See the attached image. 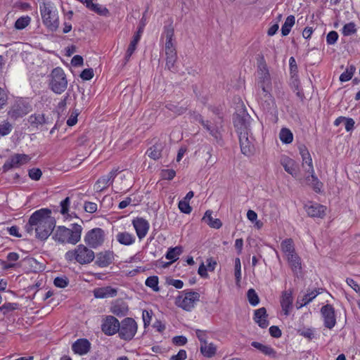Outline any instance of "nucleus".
<instances>
[{
    "mask_svg": "<svg viewBox=\"0 0 360 360\" xmlns=\"http://www.w3.org/2000/svg\"><path fill=\"white\" fill-rule=\"evenodd\" d=\"M51 213L49 208H41L34 212L25 226L26 232L32 235L34 231L37 238L46 240L53 233L56 224Z\"/></svg>",
    "mask_w": 360,
    "mask_h": 360,
    "instance_id": "f257e3e1",
    "label": "nucleus"
},
{
    "mask_svg": "<svg viewBox=\"0 0 360 360\" xmlns=\"http://www.w3.org/2000/svg\"><path fill=\"white\" fill-rule=\"evenodd\" d=\"M250 117L248 114L243 112L236 114L233 117V124L236 129L241 153L250 156L255 152V139L250 133Z\"/></svg>",
    "mask_w": 360,
    "mask_h": 360,
    "instance_id": "f03ea898",
    "label": "nucleus"
},
{
    "mask_svg": "<svg viewBox=\"0 0 360 360\" xmlns=\"http://www.w3.org/2000/svg\"><path fill=\"white\" fill-rule=\"evenodd\" d=\"M257 75V85L259 89V96L261 103L263 105H264V104L269 105L270 104L269 101H271L272 98L270 93L271 91V79L268 67L263 58L258 64Z\"/></svg>",
    "mask_w": 360,
    "mask_h": 360,
    "instance_id": "7ed1b4c3",
    "label": "nucleus"
},
{
    "mask_svg": "<svg viewBox=\"0 0 360 360\" xmlns=\"http://www.w3.org/2000/svg\"><path fill=\"white\" fill-rule=\"evenodd\" d=\"M82 231V227L77 224H72L71 229L59 226L53 232L52 238L55 241L60 243L75 245L81 239Z\"/></svg>",
    "mask_w": 360,
    "mask_h": 360,
    "instance_id": "20e7f679",
    "label": "nucleus"
},
{
    "mask_svg": "<svg viewBox=\"0 0 360 360\" xmlns=\"http://www.w3.org/2000/svg\"><path fill=\"white\" fill-rule=\"evenodd\" d=\"M89 246L78 245L75 249L68 250L65 254V259L68 262H75L79 264H88L95 259V253Z\"/></svg>",
    "mask_w": 360,
    "mask_h": 360,
    "instance_id": "39448f33",
    "label": "nucleus"
},
{
    "mask_svg": "<svg viewBox=\"0 0 360 360\" xmlns=\"http://www.w3.org/2000/svg\"><path fill=\"white\" fill-rule=\"evenodd\" d=\"M43 23L51 31H56L59 26L57 9L50 2H43L39 5Z\"/></svg>",
    "mask_w": 360,
    "mask_h": 360,
    "instance_id": "423d86ee",
    "label": "nucleus"
},
{
    "mask_svg": "<svg viewBox=\"0 0 360 360\" xmlns=\"http://www.w3.org/2000/svg\"><path fill=\"white\" fill-rule=\"evenodd\" d=\"M49 86L51 91L61 94L68 86V80L64 70L59 67L54 68L50 74Z\"/></svg>",
    "mask_w": 360,
    "mask_h": 360,
    "instance_id": "0eeeda50",
    "label": "nucleus"
},
{
    "mask_svg": "<svg viewBox=\"0 0 360 360\" xmlns=\"http://www.w3.org/2000/svg\"><path fill=\"white\" fill-rule=\"evenodd\" d=\"M200 300V294L197 292L184 290L176 298L175 304L186 311H191L195 303Z\"/></svg>",
    "mask_w": 360,
    "mask_h": 360,
    "instance_id": "6e6552de",
    "label": "nucleus"
},
{
    "mask_svg": "<svg viewBox=\"0 0 360 360\" xmlns=\"http://www.w3.org/2000/svg\"><path fill=\"white\" fill-rule=\"evenodd\" d=\"M120 323V328L118 330L119 337L122 340L129 341L135 336L138 325L135 320L132 318L127 317L124 318Z\"/></svg>",
    "mask_w": 360,
    "mask_h": 360,
    "instance_id": "1a4fd4ad",
    "label": "nucleus"
},
{
    "mask_svg": "<svg viewBox=\"0 0 360 360\" xmlns=\"http://www.w3.org/2000/svg\"><path fill=\"white\" fill-rule=\"evenodd\" d=\"M32 110V107L28 102L23 99H18L11 106L8 112V117L16 120L28 114Z\"/></svg>",
    "mask_w": 360,
    "mask_h": 360,
    "instance_id": "9d476101",
    "label": "nucleus"
},
{
    "mask_svg": "<svg viewBox=\"0 0 360 360\" xmlns=\"http://www.w3.org/2000/svg\"><path fill=\"white\" fill-rule=\"evenodd\" d=\"M105 238V231L101 228L89 231L84 237L85 243L91 248H97L103 245Z\"/></svg>",
    "mask_w": 360,
    "mask_h": 360,
    "instance_id": "9b49d317",
    "label": "nucleus"
},
{
    "mask_svg": "<svg viewBox=\"0 0 360 360\" xmlns=\"http://www.w3.org/2000/svg\"><path fill=\"white\" fill-rule=\"evenodd\" d=\"M120 328V323L117 319L113 316H107L101 324V330L108 336L113 335L118 333Z\"/></svg>",
    "mask_w": 360,
    "mask_h": 360,
    "instance_id": "f8f14e48",
    "label": "nucleus"
},
{
    "mask_svg": "<svg viewBox=\"0 0 360 360\" xmlns=\"http://www.w3.org/2000/svg\"><path fill=\"white\" fill-rule=\"evenodd\" d=\"M321 314L323 319V325L328 329H332L336 324V316L334 307L329 304L323 306Z\"/></svg>",
    "mask_w": 360,
    "mask_h": 360,
    "instance_id": "ddd939ff",
    "label": "nucleus"
},
{
    "mask_svg": "<svg viewBox=\"0 0 360 360\" xmlns=\"http://www.w3.org/2000/svg\"><path fill=\"white\" fill-rule=\"evenodd\" d=\"M118 174L117 169L111 170L108 174L100 177L94 184V190L96 192H102L112 184L114 179Z\"/></svg>",
    "mask_w": 360,
    "mask_h": 360,
    "instance_id": "4468645a",
    "label": "nucleus"
},
{
    "mask_svg": "<svg viewBox=\"0 0 360 360\" xmlns=\"http://www.w3.org/2000/svg\"><path fill=\"white\" fill-rule=\"evenodd\" d=\"M30 158L25 154H15L12 155L3 166L4 171H7L13 167H18L24 164L27 163Z\"/></svg>",
    "mask_w": 360,
    "mask_h": 360,
    "instance_id": "2eb2a0df",
    "label": "nucleus"
},
{
    "mask_svg": "<svg viewBox=\"0 0 360 360\" xmlns=\"http://www.w3.org/2000/svg\"><path fill=\"white\" fill-rule=\"evenodd\" d=\"M133 226L139 240H142L148 233L150 224L142 217H136L132 221Z\"/></svg>",
    "mask_w": 360,
    "mask_h": 360,
    "instance_id": "dca6fc26",
    "label": "nucleus"
},
{
    "mask_svg": "<svg viewBox=\"0 0 360 360\" xmlns=\"http://www.w3.org/2000/svg\"><path fill=\"white\" fill-rule=\"evenodd\" d=\"M174 29L172 24L165 25L162 33V37L165 38V51L176 50Z\"/></svg>",
    "mask_w": 360,
    "mask_h": 360,
    "instance_id": "f3484780",
    "label": "nucleus"
},
{
    "mask_svg": "<svg viewBox=\"0 0 360 360\" xmlns=\"http://www.w3.org/2000/svg\"><path fill=\"white\" fill-rule=\"evenodd\" d=\"M115 254L112 251L106 250L96 255V264L99 267H107L113 263Z\"/></svg>",
    "mask_w": 360,
    "mask_h": 360,
    "instance_id": "a211bd4d",
    "label": "nucleus"
},
{
    "mask_svg": "<svg viewBox=\"0 0 360 360\" xmlns=\"http://www.w3.org/2000/svg\"><path fill=\"white\" fill-rule=\"evenodd\" d=\"M90 349L91 343L85 338L78 339L72 345V351L79 355H84L87 354Z\"/></svg>",
    "mask_w": 360,
    "mask_h": 360,
    "instance_id": "6ab92c4d",
    "label": "nucleus"
},
{
    "mask_svg": "<svg viewBox=\"0 0 360 360\" xmlns=\"http://www.w3.org/2000/svg\"><path fill=\"white\" fill-rule=\"evenodd\" d=\"M94 296L98 299L114 297L117 295V290L111 286L96 288L93 291Z\"/></svg>",
    "mask_w": 360,
    "mask_h": 360,
    "instance_id": "aec40b11",
    "label": "nucleus"
},
{
    "mask_svg": "<svg viewBox=\"0 0 360 360\" xmlns=\"http://www.w3.org/2000/svg\"><path fill=\"white\" fill-rule=\"evenodd\" d=\"M322 292V288H315L310 292L307 291V292L305 293L302 297H298L296 303L297 309H300L309 304Z\"/></svg>",
    "mask_w": 360,
    "mask_h": 360,
    "instance_id": "412c9836",
    "label": "nucleus"
},
{
    "mask_svg": "<svg viewBox=\"0 0 360 360\" xmlns=\"http://www.w3.org/2000/svg\"><path fill=\"white\" fill-rule=\"evenodd\" d=\"M326 209L325 206L318 203L305 205L306 212L311 217L323 218L325 216Z\"/></svg>",
    "mask_w": 360,
    "mask_h": 360,
    "instance_id": "4be33fe9",
    "label": "nucleus"
},
{
    "mask_svg": "<svg viewBox=\"0 0 360 360\" xmlns=\"http://www.w3.org/2000/svg\"><path fill=\"white\" fill-rule=\"evenodd\" d=\"M266 310L264 307H261L255 311L254 320L262 328H266L269 326L267 321Z\"/></svg>",
    "mask_w": 360,
    "mask_h": 360,
    "instance_id": "5701e85b",
    "label": "nucleus"
},
{
    "mask_svg": "<svg viewBox=\"0 0 360 360\" xmlns=\"http://www.w3.org/2000/svg\"><path fill=\"white\" fill-rule=\"evenodd\" d=\"M110 311L113 314L122 317L127 314L129 308L125 302L119 300L112 305Z\"/></svg>",
    "mask_w": 360,
    "mask_h": 360,
    "instance_id": "b1692460",
    "label": "nucleus"
},
{
    "mask_svg": "<svg viewBox=\"0 0 360 360\" xmlns=\"http://www.w3.org/2000/svg\"><path fill=\"white\" fill-rule=\"evenodd\" d=\"M251 346L258 349L262 354L271 358H276L277 352L269 345H264L258 342H252Z\"/></svg>",
    "mask_w": 360,
    "mask_h": 360,
    "instance_id": "393cba45",
    "label": "nucleus"
},
{
    "mask_svg": "<svg viewBox=\"0 0 360 360\" xmlns=\"http://www.w3.org/2000/svg\"><path fill=\"white\" fill-rule=\"evenodd\" d=\"M281 164L286 172L293 176L297 175V165L292 159L286 156L283 157L281 160Z\"/></svg>",
    "mask_w": 360,
    "mask_h": 360,
    "instance_id": "a878e982",
    "label": "nucleus"
},
{
    "mask_svg": "<svg viewBox=\"0 0 360 360\" xmlns=\"http://www.w3.org/2000/svg\"><path fill=\"white\" fill-rule=\"evenodd\" d=\"M300 153L302 159L303 166L304 165H308L309 169H307V172L310 174H314V169L313 167L312 159L308 149L304 146H301L300 147Z\"/></svg>",
    "mask_w": 360,
    "mask_h": 360,
    "instance_id": "bb28decb",
    "label": "nucleus"
},
{
    "mask_svg": "<svg viewBox=\"0 0 360 360\" xmlns=\"http://www.w3.org/2000/svg\"><path fill=\"white\" fill-rule=\"evenodd\" d=\"M292 296L291 292H283L281 300V305L283 311H284L285 315L288 316L289 314L290 309L292 307Z\"/></svg>",
    "mask_w": 360,
    "mask_h": 360,
    "instance_id": "cd10ccee",
    "label": "nucleus"
},
{
    "mask_svg": "<svg viewBox=\"0 0 360 360\" xmlns=\"http://www.w3.org/2000/svg\"><path fill=\"white\" fill-rule=\"evenodd\" d=\"M166 66L168 70L174 72L176 70L175 64L177 60L176 50L165 51Z\"/></svg>",
    "mask_w": 360,
    "mask_h": 360,
    "instance_id": "c85d7f7f",
    "label": "nucleus"
},
{
    "mask_svg": "<svg viewBox=\"0 0 360 360\" xmlns=\"http://www.w3.org/2000/svg\"><path fill=\"white\" fill-rule=\"evenodd\" d=\"M116 239L122 245H131L135 242L136 238L132 233L123 231L116 235Z\"/></svg>",
    "mask_w": 360,
    "mask_h": 360,
    "instance_id": "c756f323",
    "label": "nucleus"
},
{
    "mask_svg": "<svg viewBox=\"0 0 360 360\" xmlns=\"http://www.w3.org/2000/svg\"><path fill=\"white\" fill-rule=\"evenodd\" d=\"M163 148L162 143H157L147 150L146 154L151 159L157 160L161 158Z\"/></svg>",
    "mask_w": 360,
    "mask_h": 360,
    "instance_id": "7c9ffc66",
    "label": "nucleus"
},
{
    "mask_svg": "<svg viewBox=\"0 0 360 360\" xmlns=\"http://www.w3.org/2000/svg\"><path fill=\"white\" fill-rule=\"evenodd\" d=\"M212 211L207 210L202 217V220L210 227L214 229H219L222 226V223L219 219H213L212 217Z\"/></svg>",
    "mask_w": 360,
    "mask_h": 360,
    "instance_id": "2f4dec72",
    "label": "nucleus"
},
{
    "mask_svg": "<svg viewBox=\"0 0 360 360\" xmlns=\"http://www.w3.org/2000/svg\"><path fill=\"white\" fill-rule=\"evenodd\" d=\"M28 122L31 126L34 127H39L43 124H48V120L45 118L44 114L35 113L31 115L28 118Z\"/></svg>",
    "mask_w": 360,
    "mask_h": 360,
    "instance_id": "473e14b6",
    "label": "nucleus"
},
{
    "mask_svg": "<svg viewBox=\"0 0 360 360\" xmlns=\"http://www.w3.org/2000/svg\"><path fill=\"white\" fill-rule=\"evenodd\" d=\"M306 181L307 184L312 187L313 190L316 193H319L321 192L323 184L318 179L314 173L311 174V175L309 176H307Z\"/></svg>",
    "mask_w": 360,
    "mask_h": 360,
    "instance_id": "72a5a7b5",
    "label": "nucleus"
},
{
    "mask_svg": "<svg viewBox=\"0 0 360 360\" xmlns=\"http://www.w3.org/2000/svg\"><path fill=\"white\" fill-rule=\"evenodd\" d=\"M139 41H140V34H134L133 36V39L131 41V42L129 45V47L127 50L126 54H125L124 59H125L126 62L129 61V60L130 59V57L134 53V51L136 50V46Z\"/></svg>",
    "mask_w": 360,
    "mask_h": 360,
    "instance_id": "f704fd0d",
    "label": "nucleus"
},
{
    "mask_svg": "<svg viewBox=\"0 0 360 360\" xmlns=\"http://www.w3.org/2000/svg\"><path fill=\"white\" fill-rule=\"evenodd\" d=\"M200 352L204 356L211 358L215 355L217 347L213 343L207 342L205 345H201Z\"/></svg>",
    "mask_w": 360,
    "mask_h": 360,
    "instance_id": "c9c22d12",
    "label": "nucleus"
},
{
    "mask_svg": "<svg viewBox=\"0 0 360 360\" xmlns=\"http://www.w3.org/2000/svg\"><path fill=\"white\" fill-rule=\"evenodd\" d=\"M286 257L288 262L294 272H297L301 269L300 258L295 252Z\"/></svg>",
    "mask_w": 360,
    "mask_h": 360,
    "instance_id": "e433bc0d",
    "label": "nucleus"
},
{
    "mask_svg": "<svg viewBox=\"0 0 360 360\" xmlns=\"http://www.w3.org/2000/svg\"><path fill=\"white\" fill-rule=\"evenodd\" d=\"M295 18L294 15H290L287 17L281 27V34L283 36H287L290 33L291 28L295 25Z\"/></svg>",
    "mask_w": 360,
    "mask_h": 360,
    "instance_id": "4c0bfd02",
    "label": "nucleus"
},
{
    "mask_svg": "<svg viewBox=\"0 0 360 360\" xmlns=\"http://www.w3.org/2000/svg\"><path fill=\"white\" fill-rule=\"evenodd\" d=\"M182 252V248L180 246H176L175 248H170L168 249L165 257L172 262H175L179 259V256Z\"/></svg>",
    "mask_w": 360,
    "mask_h": 360,
    "instance_id": "58836bf2",
    "label": "nucleus"
},
{
    "mask_svg": "<svg viewBox=\"0 0 360 360\" xmlns=\"http://www.w3.org/2000/svg\"><path fill=\"white\" fill-rule=\"evenodd\" d=\"M281 247L282 251L286 256L295 253L293 240L291 238H288L282 241Z\"/></svg>",
    "mask_w": 360,
    "mask_h": 360,
    "instance_id": "ea45409f",
    "label": "nucleus"
},
{
    "mask_svg": "<svg viewBox=\"0 0 360 360\" xmlns=\"http://www.w3.org/2000/svg\"><path fill=\"white\" fill-rule=\"evenodd\" d=\"M279 138L283 143H290L293 140V134L291 131L287 128H282L279 133Z\"/></svg>",
    "mask_w": 360,
    "mask_h": 360,
    "instance_id": "a19ab883",
    "label": "nucleus"
},
{
    "mask_svg": "<svg viewBox=\"0 0 360 360\" xmlns=\"http://www.w3.org/2000/svg\"><path fill=\"white\" fill-rule=\"evenodd\" d=\"M198 121L203 126V127L205 128L206 130L210 132V134L211 136H212L215 139H218L219 134L218 130L215 127H212L210 124L209 121H205L201 116L199 117Z\"/></svg>",
    "mask_w": 360,
    "mask_h": 360,
    "instance_id": "79ce46f5",
    "label": "nucleus"
},
{
    "mask_svg": "<svg viewBox=\"0 0 360 360\" xmlns=\"http://www.w3.org/2000/svg\"><path fill=\"white\" fill-rule=\"evenodd\" d=\"M158 283V277L157 276H152L146 278L145 284L147 287L153 289V291L158 292L160 290Z\"/></svg>",
    "mask_w": 360,
    "mask_h": 360,
    "instance_id": "37998d69",
    "label": "nucleus"
},
{
    "mask_svg": "<svg viewBox=\"0 0 360 360\" xmlns=\"http://www.w3.org/2000/svg\"><path fill=\"white\" fill-rule=\"evenodd\" d=\"M356 68L354 65L349 66L346 70L342 72L340 76V80L341 82H347L350 80L355 72Z\"/></svg>",
    "mask_w": 360,
    "mask_h": 360,
    "instance_id": "c03bdc74",
    "label": "nucleus"
},
{
    "mask_svg": "<svg viewBox=\"0 0 360 360\" xmlns=\"http://www.w3.org/2000/svg\"><path fill=\"white\" fill-rule=\"evenodd\" d=\"M31 18L28 15L19 18L15 22V27L17 30L25 28L30 22Z\"/></svg>",
    "mask_w": 360,
    "mask_h": 360,
    "instance_id": "a18cd8bd",
    "label": "nucleus"
},
{
    "mask_svg": "<svg viewBox=\"0 0 360 360\" xmlns=\"http://www.w3.org/2000/svg\"><path fill=\"white\" fill-rule=\"evenodd\" d=\"M88 8L102 15H106L108 13V10L106 8L103 7L98 4H94L93 1L88 6Z\"/></svg>",
    "mask_w": 360,
    "mask_h": 360,
    "instance_id": "49530a36",
    "label": "nucleus"
},
{
    "mask_svg": "<svg viewBox=\"0 0 360 360\" xmlns=\"http://www.w3.org/2000/svg\"><path fill=\"white\" fill-rule=\"evenodd\" d=\"M342 32L344 36L355 34L356 32V25L352 22L345 24L342 27Z\"/></svg>",
    "mask_w": 360,
    "mask_h": 360,
    "instance_id": "de8ad7c7",
    "label": "nucleus"
},
{
    "mask_svg": "<svg viewBox=\"0 0 360 360\" xmlns=\"http://www.w3.org/2000/svg\"><path fill=\"white\" fill-rule=\"evenodd\" d=\"M247 296L248 301L251 305L256 306L259 304V299L254 289H249L247 293Z\"/></svg>",
    "mask_w": 360,
    "mask_h": 360,
    "instance_id": "09e8293b",
    "label": "nucleus"
},
{
    "mask_svg": "<svg viewBox=\"0 0 360 360\" xmlns=\"http://www.w3.org/2000/svg\"><path fill=\"white\" fill-rule=\"evenodd\" d=\"M13 126L7 121H4L0 123V136H4L11 133Z\"/></svg>",
    "mask_w": 360,
    "mask_h": 360,
    "instance_id": "8fccbe9b",
    "label": "nucleus"
},
{
    "mask_svg": "<svg viewBox=\"0 0 360 360\" xmlns=\"http://www.w3.org/2000/svg\"><path fill=\"white\" fill-rule=\"evenodd\" d=\"M165 107L174 113L179 115L184 114L186 111V108L178 106L174 103H167Z\"/></svg>",
    "mask_w": 360,
    "mask_h": 360,
    "instance_id": "3c124183",
    "label": "nucleus"
},
{
    "mask_svg": "<svg viewBox=\"0 0 360 360\" xmlns=\"http://www.w3.org/2000/svg\"><path fill=\"white\" fill-rule=\"evenodd\" d=\"M297 333L304 337L305 338L311 340L316 338L314 329L313 328H303V329H299L297 330Z\"/></svg>",
    "mask_w": 360,
    "mask_h": 360,
    "instance_id": "603ef678",
    "label": "nucleus"
},
{
    "mask_svg": "<svg viewBox=\"0 0 360 360\" xmlns=\"http://www.w3.org/2000/svg\"><path fill=\"white\" fill-rule=\"evenodd\" d=\"M18 308V304L6 302L0 307V311H2L4 314H6L10 311H12Z\"/></svg>",
    "mask_w": 360,
    "mask_h": 360,
    "instance_id": "864d4df0",
    "label": "nucleus"
},
{
    "mask_svg": "<svg viewBox=\"0 0 360 360\" xmlns=\"http://www.w3.org/2000/svg\"><path fill=\"white\" fill-rule=\"evenodd\" d=\"M207 330H202L200 329L195 330L196 337L200 342L201 345H205L207 343Z\"/></svg>",
    "mask_w": 360,
    "mask_h": 360,
    "instance_id": "5fc2aeb1",
    "label": "nucleus"
},
{
    "mask_svg": "<svg viewBox=\"0 0 360 360\" xmlns=\"http://www.w3.org/2000/svg\"><path fill=\"white\" fill-rule=\"evenodd\" d=\"M28 175L31 179L38 181L40 179L42 172L39 168H32L29 170Z\"/></svg>",
    "mask_w": 360,
    "mask_h": 360,
    "instance_id": "6e6d98bb",
    "label": "nucleus"
},
{
    "mask_svg": "<svg viewBox=\"0 0 360 360\" xmlns=\"http://www.w3.org/2000/svg\"><path fill=\"white\" fill-rule=\"evenodd\" d=\"M54 285L60 288H65L69 283V280L66 277H56L53 281Z\"/></svg>",
    "mask_w": 360,
    "mask_h": 360,
    "instance_id": "4d7b16f0",
    "label": "nucleus"
},
{
    "mask_svg": "<svg viewBox=\"0 0 360 360\" xmlns=\"http://www.w3.org/2000/svg\"><path fill=\"white\" fill-rule=\"evenodd\" d=\"M179 208L181 212L185 214H190L192 211V207L190 206L189 202L186 200L179 201Z\"/></svg>",
    "mask_w": 360,
    "mask_h": 360,
    "instance_id": "13d9d810",
    "label": "nucleus"
},
{
    "mask_svg": "<svg viewBox=\"0 0 360 360\" xmlns=\"http://www.w3.org/2000/svg\"><path fill=\"white\" fill-rule=\"evenodd\" d=\"M236 280L237 283H239L241 278V265L240 260L239 258L235 259V273Z\"/></svg>",
    "mask_w": 360,
    "mask_h": 360,
    "instance_id": "bf43d9fd",
    "label": "nucleus"
},
{
    "mask_svg": "<svg viewBox=\"0 0 360 360\" xmlns=\"http://www.w3.org/2000/svg\"><path fill=\"white\" fill-rule=\"evenodd\" d=\"M176 175V172L174 169H162L161 171V176L163 179L172 180Z\"/></svg>",
    "mask_w": 360,
    "mask_h": 360,
    "instance_id": "052dcab7",
    "label": "nucleus"
},
{
    "mask_svg": "<svg viewBox=\"0 0 360 360\" xmlns=\"http://www.w3.org/2000/svg\"><path fill=\"white\" fill-rule=\"evenodd\" d=\"M142 319L143 321L144 328L148 327L151 321L152 311L148 310H143L142 312Z\"/></svg>",
    "mask_w": 360,
    "mask_h": 360,
    "instance_id": "680f3d73",
    "label": "nucleus"
},
{
    "mask_svg": "<svg viewBox=\"0 0 360 360\" xmlns=\"http://www.w3.org/2000/svg\"><path fill=\"white\" fill-rule=\"evenodd\" d=\"M338 39V34L335 31H330L326 37V42L328 44H334Z\"/></svg>",
    "mask_w": 360,
    "mask_h": 360,
    "instance_id": "e2e57ef3",
    "label": "nucleus"
},
{
    "mask_svg": "<svg viewBox=\"0 0 360 360\" xmlns=\"http://www.w3.org/2000/svg\"><path fill=\"white\" fill-rule=\"evenodd\" d=\"M70 204V199L69 197H66L63 200L60 202V212L63 214H67L69 210V206Z\"/></svg>",
    "mask_w": 360,
    "mask_h": 360,
    "instance_id": "0e129e2a",
    "label": "nucleus"
},
{
    "mask_svg": "<svg viewBox=\"0 0 360 360\" xmlns=\"http://www.w3.org/2000/svg\"><path fill=\"white\" fill-rule=\"evenodd\" d=\"M84 208L89 213H94L97 211V204L93 202H85Z\"/></svg>",
    "mask_w": 360,
    "mask_h": 360,
    "instance_id": "69168bd1",
    "label": "nucleus"
},
{
    "mask_svg": "<svg viewBox=\"0 0 360 360\" xmlns=\"http://www.w3.org/2000/svg\"><path fill=\"white\" fill-rule=\"evenodd\" d=\"M80 77L84 80H90L94 77V71L91 68L84 69L80 74Z\"/></svg>",
    "mask_w": 360,
    "mask_h": 360,
    "instance_id": "338daca9",
    "label": "nucleus"
},
{
    "mask_svg": "<svg viewBox=\"0 0 360 360\" xmlns=\"http://www.w3.org/2000/svg\"><path fill=\"white\" fill-rule=\"evenodd\" d=\"M186 352L184 349H180L177 354L170 357V360H185L186 359Z\"/></svg>",
    "mask_w": 360,
    "mask_h": 360,
    "instance_id": "774afa93",
    "label": "nucleus"
}]
</instances>
